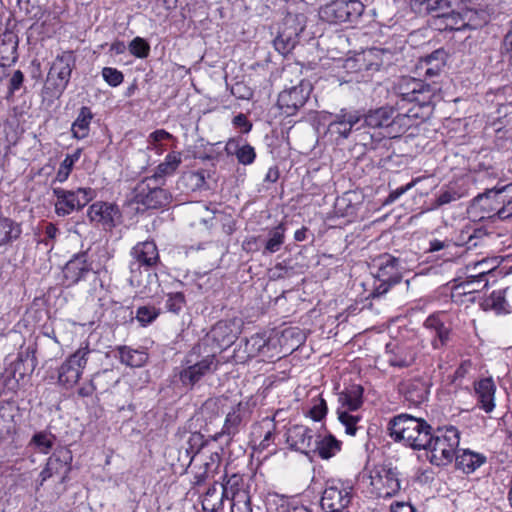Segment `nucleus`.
Returning a JSON list of instances; mask_svg holds the SVG:
<instances>
[{"mask_svg": "<svg viewBox=\"0 0 512 512\" xmlns=\"http://www.w3.org/2000/svg\"><path fill=\"white\" fill-rule=\"evenodd\" d=\"M396 91L400 98L397 102L399 108H403L404 103H414V106L405 113L397 114L391 106L371 109L363 114L364 126L373 129H386V134L389 137H397L405 133L414 125V120L425 118V115L419 110L433 105L434 98L441 91V85L437 82L426 83L424 80L405 76L397 83Z\"/></svg>", "mask_w": 512, "mask_h": 512, "instance_id": "obj_1", "label": "nucleus"}, {"mask_svg": "<svg viewBox=\"0 0 512 512\" xmlns=\"http://www.w3.org/2000/svg\"><path fill=\"white\" fill-rule=\"evenodd\" d=\"M390 436L415 450L426 448L431 439L432 427L422 418L400 414L389 422Z\"/></svg>", "mask_w": 512, "mask_h": 512, "instance_id": "obj_2", "label": "nucleus"}, {"mask_svg": "<svg viewBox=\"0 0 512 512\" xmlns=\"http://www.w3.org/2000/svg\"><path fill=\"white\" fill-rule=\"evenodd\" d=\"M203 344L195 345L182 361L178 373L179 380L185 387L195 386L202 378L217 371L219 361L214 353H204Z\"/></svg>", "mask_w": 512, "mask_h": 512, "instance_id": "obj_3", "label": "nucleus"}, {"mask_svg": "<svg viewBox=\"0 0 512 512\" xmlns=\"http://www.w3.org/2000/svg\"><path fill=\"white\" fill-rule=\"evenodd\" d=\"M424 450L429 452L430 462L441 466L450 463L456 455L460 443V433L450 426L431 432V439Z\"/></svg>", "mask_w": 512, "mask_h": 512, "instance_id": "obj_4", "label": "nucleus"}, {"mask_svg": "<svg viewBox=\"0 0 512 512\" xmlns=\"http://www.w3.org/2000/svg\"><path fill=\"white\" fill-rule=\"evenodd\" d=\"M73 66L74 58L71 52H65L56 57L42 90L44 100L52 102L62 95L69 83Z\"/></svg>", "mask_w": 512, "mask_h": 512, "instance_id": "obj_5", "label": "nucleus"}, {"mask_svg": "<svg viewBox=\"0 0 512 512\" xmlns=\"http://www.w3.org/2000/svg\"><path fill=\"white\" fill-rule=\"evenodd\" d=\"M371 269L376 279L372 297H380L388 292L391 286L402 279L400 260L391 254L384 253L373 259Z\"/></svg>", "mask_w": 512, "mask_h": 512, "instance_id": "obj_6", "label": "nucleus"}, {"mask_svg": "<svg viewBox=\"0 0 512 512\" xmlns=\"http://www.w3.org/2000/svg\"><path fill=\"white\" fill-rule=\"evenodd\" d=\"M512 184L501 188L487 190L474 198V202L487 212H494L495 215L505 220L512 217Z\"/></svg>", "mask_w": 512, "mask_h": 512, "instance_id": "obj_7", "label": "nucleus"}, {"mask_svg": "<svg viewBox=\"0 0 512 512\" xmlns=\"http://www.w3.org/2000/svg\"><path fill=\"white\" fill-rule=\"evenodd\" d=\"M353 498V486L339 479L328 480L322 492L320 505L325 512L346 510Z\"/></svg>", "mask_w": 512, "mask_h": 512, "instance_id": "obj_8", "label": "nucleus"}, {"mask_svg": "<svg viewBox=\"0 0 512 512\" xmlns=\"http://www.w3.org/2000/svg\"><path fill=\"white\" fill-rule=\"evenodd\" d=\"M53 194L56 197L55 213L60 217L81 210L95 197V191L92 188H78L77 190L54 188Z\"/></svg>", "mask_w": 512, "mask_h": 512, "instance_id": "obj_9", "label": "nucleus"}, {"mask_svg": "<svg viewBox=\"0 0 512 512\" xmlns=\"http://www.w3.org/2000/svg\"><path fill=\"white\" fill-rule=\"evenodd\" d=\"M92 350L89 344L81 345L58 368V383L64 388L74 387L80 380Z\"/></svg>", "mask_w": 512, "mask_h": 512, "instance_id": "obj_10", "label": "nucleus"}, {"mask_svg": "<svg viewBox=\"0 0 512 512\" xmlns=\"http://www.w3.org/2000/svg\"><path fill=\"white\" fill-rule=\"evenodd\" d=\"M364 12V5L359 0H334L319 11L322 20L328 23L354 22Z\"/></svg>", "mask_w": 512, "mask_h": 512, "instance_id": "obj_11", "label": "nucleus"}, {"mask_svg": "<svg viewBox=\"0 0 512 512\" xmlns=\"http://www.w3.org/2000/svg\"><path fill=\"white\" fill-rule=\"evenodd\" d=\"M371 493L378 498H391L401 488L398 472L387 465H377L370 470Z\"/></svg>", "mask_w": 512, "mask_h": 512, "instance_id": "obj_12", "label": "nucleus"}, {"mask_svg": "<svg viewBox=\"0 0 512 512\" xmlns=\"http://www.w3.org/2000/svg\"><path fill=\"white\" fill-rule=\"evenodd\" d=\"M130 255L133 259L129 264L131 272L130 283L132 285H134V282L139 283L138 276L141 274L140 268L142 266L145 268H152L160 261L157 245L152 240L137 243L132 247Z\"/></svg>", "mask_w": 512, "mask_h": 512, "instance_id": "obj_13", "label": "nucleus"}, {"mask_svg": "<svg viewBox=\"0 0 512 512\" xmlns=\"http://www.w3.org/2000/svg\"><path fill=\"white\" fill-rule=\"evenodd\" d=\"M151 177L140 181L134 189V200L148 209H158L166 206L170 200L169 192L158 186Z\"/></svg>", "mask_w": 512, "mask_h": 512, "instance_id": "obj_14", "label": "nucleus"}, {"mask_svg": "<svg viewBox=\"0 0 512 512\" xmlns=\"http://www.w3.org/2000/svg\"><path fill=\"white\" fill-rule=\"evenodd\" d=\"M305 16L303 14L288 13L284 18L283 29L274 40L276 50L284 54L293 48L297 37L305 28Z\"/></svg>", "mask_w": 512, "mask_h": 512, "instance_id": "obj_15", "label": "nucleus"}, {"mask_svg": "<svg viewBox=\"0 0 512 512\" xmlns=\"http://www.w3.org/2000/svg\"><path fill=\"white\" fill-rule=\"evenodd\" d=\"M312 87L309 82L301 81L298 85L285 89L278 96V107L286 116H292L305 105Z\"/></svg>", "mask_w": 512, "mask_h": 512, "instance_id": "obj_16", "label": "nucleus"}, {"mask_svg": "<svg viewBox=\"0 0 512 512\" xmlns=\"http://www.w3.org/2000/svg\"><path fill=\"white\" fill-rule=\"evenodd\" d=\"M362 118L363 114L358 110L341 109L329 123L328 131L331 135H336V139H347Z\"/></svg>", "mask_w": 512, "mask_h": 512, "instance_id": "obj_17", "label": "nucleus"}, {"mask_svg": "<svg viewBox=\"0 0 512 512\" xmlns=\"http://www.w3.org/2000/svg\"><path fill=\"white\" fill-rule=\"evenodd\" d=\"M71 459V453L67 449L59 450L50 456L45 468L40 473V485L53 476H58L60 482H63L70 471Z\"/></svg>", "mask_w": 512, "mask_h": 512, "instance_id": "obj_18", "label": "nucleus"}, {"mask_svg": "<svg viewBox=\"0 0 512 512\" xmlns=\"http://www.w3.org/2000/svg\"><path fill=\"white\" fill-rule=\"evenodd\" d=\"M314 432L304 425H293L286 432V442L295 451L308 454L314 447Z\"/></svg>", "mask_w": 512, "mask_h": 512, "instance_id": "obj_19", "label": "nucleus"}, {"mask_svg": "<svg viewBox=\"0 0 512 512\" xmlns=\"http://www.w3.org/2000/svg\"><path fill=\"white\" fill-rule=\"evenodd\" d=\"M246 410L247 404L243 402H238L233 406L226 415L222 430L213 436V440L217 441L225 436L227 437L226 443L229 444L233 437L239 433Z\"/></svg>", "mask_w": 512, "mask_h": 512, "instance_id": "obj_20", "label": "nucleus"}, {"mask_svg": "<svg viewBox=\"0 0 512 512\" xmlns=\"http://www.w3.org/2000/svg\"><path fill=\"white\" fill-rule=\"evenodd\" d=\"M92 222L99 223L106 228H112L116 224V220L120 218V212L115 204L107 202L93 203L87 212Z\"/></svg>", "mask_w": 512, "mask_h": 512, "instance_id": "obj_21", "label": "nucleus"}, {"mask_svg": "<svg viewBox=\"0 0 512 512\" xmlns=\"http://www.w3.org/2000/svg\"><path fill=\"white\" fill-rule=\"evenodd\" d=\"M443 314H432L427 317L424 327L432 336L431 345L434 349H441L450 340L451 329L442 320Z\"/></svg>", "mask_w": 512, "mask_h": 512, "instance_id": "obj_22", "label": "nucleus"}, {"mask_svg": "<svg viewBox=\"0 0 512 512\" xmlns=\"http://www.w3.org/2000/svg\"><path fill=\"white\" fill-rule=\"evenodd\" d=\"M453 7L441 20H434V25L439 30L460 31L469 27L472 11Z\"/></svg>", "mask_w": 512, "mask_h": 512, "instance_id": "obj_23", "label": "nucleus"}, {"mask_svg": "<svg viewBox=\"0 0 512 512\" xmlns=\"http://www.w3.org/2000/svg\"><path fill=\"white\" fill-rule=\"evenodd\" d=\"M91 269V264L87 260V254L81 253L75 255L66 263L63 273L68 285H74L85 279Z\"/></svg>", "mask_w": 512, "mask_h": 512, "instance_id": "obj_24", "label": "nucleus"}, {"mask_svg": "<svg viewBox=\"0 0 512 512\" xmlns=\"http://www.w3.org/2000/svg\"><path fill=\"white\" fill-rule=\"evenodd\" d=\"M475 394L478 404L486 413H490L495 408L496 385L492 378H483L474 384Z\"/></svg>", "mask_w": 512, "mask_h": 512, "instance_id": "obj_25", "label": "nucleus"}, {"mask_svg": "<svg viewBox=\"0 0 512 512\" xmlns=\"http://www.w3.org/2000/svg\"><path fill=\"white\" fill-rule=\"evenodd\" d=\"M487 457L479 452L470 449L458 450L455 455V466L465 474L475 472L479 467L484 465Z\"/></svg>", "mask_w": 512, "mask_h": 512, "instance_id": "obj_26", "label": "nucleus"}, {"mask_svg": "<svg viewBox=\"0 0 512 512\" xmlns=\"http://www.w3.org/2000/svg\"><path fill=\"white\" fill-rule=\"evenodd\" d=\"M429 387L427 381L416 378L403 383L400 390L408 402L413 405H420L427 400Z\"/></svg>", "mask_w": 512, "mask_h": 512, "instance_id": "obj_27", "label": "nucleus"}, {"mask_svg": "<svg viewBox=\"0 0 512 512\" xmlns=\"http://www.w3.org/2000/svg\"><path fill=\"white\" fill-rule=\"evenodd\" d=\"M419 11L434 15V20H441L453 7L460 5V0H412Z\"/></svg>", "mask_w": 512, "mask_h": 512, "instance_id": "obj_28", "label": "nucleus"}, {"mask_svg": "<svg viewBox=\"0 0 512 512\" xmlns=\"http://www.w3.org/2000/svg\"><path fill=\"white\" fill-rule=\"evenodd\" d=\"M446 56L443 49H437L420 60V69L424 70L426 77H437L445 67Z\"/></svg>", "mask_w": 512, "mask_h": 512, "instance_id": "obj_29", "label": "nucleus"}, {"mask_svg": "<svg viewBox=\"0 0 512 512\" xmlns=\"http://www.w3.org/2000/svg\"><path fill=\"white\" fill-rule=\"evenodd\" d=\"M18 40L11 32L4 33L0 38V65L11 66L17 60Z\"/></svg>", "mask_w": 512, "mask_h": 512, "instance_id": "obj_30", "label": "nucleus"}, {"mask_svg": "<svg viewBox=\"0 0 512 512\" xmlns=\"http://www.w3.org/2000/svg\"><path fill=\"white\" fill-rule=\"evenodd\" d=\"M221 464V456L218 452L210 453L195 472V484L201 485L207 479L213 478L218 473Z\"/></svg>", "mask_w": 512, "mask_h": 512, "instance_id": "obj_31", "label": "nucleus"}, {"mask_svg": "<svg viewBox=\"0 0 512 512\" xmlns=\"http://www.w3.org/2000/svg\"><path fill=\"white\" fill-rule=\"evenodd\" d=\"M341 450V441L333 435L318 436L314 440L312 452H317L322 459H330Z\"/></svg>", "mask_w": 512, "mask_h": 512, "instance_id": "obj_32", "label": "nucleus"}, {"mask_svg": "<svg viewBox=\"0 0 512 512\" xmlns=\"http://www.w3.org/2000/svg\"><path fill=\"white\" fill-rule=\"evenodd\" d=\"M182 163V155L180 152H171L166 155L163 162H161L155 169L154 174L151 178L154 179V182H159L160 179H163L166 176L173 175L175 171L178 169L180 164Z\"/></svg>", "mask_w": 512, "mask_h": 512, "instance_id": "obj_33", "label": "nucleus"}, {"mask_svg": "<svg viewBox=\"0 0 512 512\" xmlns=\"http://www.w3.org/2000/svg\"><path fill=\"white\" fill-rule=\"evenodd\" d=\"M342 410L356 411L363 403V388L360 385H352L339 395Z\"/></svg>", "mask_w": 512, "mask_h": 512, "instance_id": "obj_34", "label": "nucleus"}, {"mask_svg": "<svg viewBox=\"0 0 512 512\" xmlns=\"http://www.w3.org/2000/svg\"><path fill=\"white\" fill-rule=\"evenodd\" d=\"M22 233L21 225L11 218L0 217V247L17 240Z\"/></svg>", "mask_w": 512, "mask_h": 512, "instance_id": "obj_35", "label": "nucleus"}, {"mask_svg": "<svg viewBox=\"0 0 512 512\" xmlns=\"http://www.w3.org/2000/svg\"><path fill=\"white\" fill-rule=\"evenodd\" d=\"M286 225L281 222L276 227L268 231V238L265 241L263 255L273 254L278 252L285 241Z\"/></svg>", "mask_w": 512, "mask_h": 512, "instance_id": "obj_36", "label": "nucleus"}, {"mask_svg": "<svg viewBox=\"0 0 512 512\" xmlns=\"http://www.w3.org/2000/svg\"><path fill=\"white\" fill-rule=\"evenodd\" d=\"M93 119L91 109L87 106L80 108L79 114L72 124L71 131L75 138L84 139L89 134L90 123Z\"/></svg>", "mask_w": 512, "mask_h": 512, "instance_id": "obj_37", "label": "nucleus"}, {"mask_svg": "<svg viewBox=\"0 0 512 512\" xmlns=\"http://www.w3.org/2000/svg\"><path fill=\"white\" fill-rule=\"evenodd\" d=\"M226 151L230 154H235L238 162L243 165L252 164L256 158L255 150L251 145L245 144L239 146L238 141L235 139L228 141Z\"/></svg>", "mask_w": 512, "mask_h": 512, "instance_id": "obj_38", "label": "nucleus"}, {"mask_svg": "<svg viewBox=\"0 0 512 512\" xmlns=\"http://www.w3.org/2000/svg\"><path fill=\"white\" fill-rule=\"evenodd\" d=\"M385 52L378 48H371L356 54V61L366 65V71L379 70L384 65Z\"/></svg>", "mask_w": 512, "mask_h": 512, "instance_id": "obj_39", "label": "nucleus"}, {"mask_svg": "<svg viewBox=\"0 0 512 512\" xmlns=\"http://www.w3.org/2000/svg\"><path fill=\"white\" fill-rule=\"evenodd\" d=\"M117 350L120 362L126 366L141 367L148 359V355L144 351L131 349L127 346H120Z\"/></svg>", "mask_w": 512, "mask_h": 512, "instance_id": "obj_40", "label": "nucleus"}, {"mask_svg": "<svg viewBox=\"0 0 512 512\" xmlns=\"http://www.w3.org/2000/svg\"><path fill=\"white\" fill-rule=\"evenodd\" d=\"M242 483L243 480L241 476L233 474L225 483L220 485L222 488V497L231 498V500L241 498L240 494L247 493L240 488Z\"/></svg>", "mask_w": 512, "mask_h": 512, "instance_id": "obj_41", "label": "nucleus"}, {"mask_svg": "<svg viewBox=\"0 0 512 512\" xmlns=\"http://www.w3.org/2000/svg\"><path fill=\"white\" fill-rule=\"evenodd\" d=\"M267 343L268 342L265 338V335L254 334L245 340L244 352L249 358L256 357L263 352L264 348L267 346Z\"/></svg>", "mask_w": 512, "mask_h": 512, "instance_id": "obj_42", "label": "nucleus"}, {"mask_svg": "<svg viewBox=\"0 0 512 512\" xmlns=\"http://www.w3.org/2000/svg\"><path fill=\"white\" fill-rule=\"evenodd\" d=\"M81 152V149H77L74 153L65 156L57 171L56 181L63 183L68 179L74 164L81 156Z\"/></svg>", "mask_w": 512, "mask_h": 512, "instance_id": "obj_43", "label": "nucleus"}, {"mask_svg": "<svg viewBox=\"0 0 512 512\" xmlns=\"http://www.w3.org/2000/svg\"><path fill=\"white\" fill-rule=\"evenodd\" d=\"M506 289L493 291L491 295L485 299L484 307L493 309L497 313H507V301L505 299Z\"/></svg>", "mask_w": 512, "mask_h": 512, "instance_id": "obj_44", "label": "nucleus"}, {"mask_svg": "<svg viewBox=\"0 0 512 512\" xmlns=\"http://www.w3.org/2000/svg\"><path fill=\"white\" fill-rule=\"evenodd\" d=\"M461 194L458 193L454 188L447 187L442 189L436 199L432 202L431 206L427 208V211H433L439 209L444 205H448L452 202H455L461 198Z\"/></svg>", "mask_w": 512, "mask_h": 512, "instance_id": "obj_45", "label": "nucleus"}, {"mask_svg": "<svg viewBox=\"0 0 512 512\" xmlns=\"http://www.w3.org/2000/svg\"><path fill=\"white\" fill-rule=\"evenodd\" d=\"M468 272H472L470 274V278L477 279L480 282L485 281L484 288L488 286V281L485 279L486 275L492 272L493 267H488V260L483 259L481 261L469 263L466 266Z\"/></svg>", "mask_w": 512, "mask_h": 512, "instance_id": "obj_46", "label": "nucleus"}, {"mask_svg": "<svg viewBox=\"0 0 512 512\" xmlns=\"http://www.w3.org/2000/svg\"><path fill=\"white\" fill-rule=\"evenodd\" d=\"M485 236V232L482 229H472L466 227L460 233L458 245H466L468 249L476 247L478 240Z\"/></svg>", "mask_w": 512, "mask_h": 512, "instance_id": "obj_47", "label": "nucleus"}, {"mask_svg": "<svg viewBox=\"0 0 512 512\" xmlns=\"http://www.w3.org/2000/svg\"><path fill=\"white\" fill-rule=\"evenodd\" d=\"M55 437L48 432L42 431L33 435L31 444L34 445L40 453L48 454L53 447Z\"/></svg>", "mask_w": 512, "mask_h": 512, "instance_id": "obj_48", "label": "nucleus"}, {"mask_svg": "<svg viewBox=\"0 0 512 512\" xmlns=\"http://www.w3.org/2000/svg\"><path fill=\"white\" fill-rule=\"evenodd\" d=\"M340 423L345 427L346 434L354 436L358 430V422L360 421L359 415L350 414L349 411L339 408L337 411Z\"/></svg>", "mask_w": 512, "mask_h": 512, "instance_id": "obj_49", "label": "nucleus"}, {"mask_svg": "<svg viewBox=\"0 0 512 512\" xmlns=\"http://www.w3.org/2000/svg\"><path fill=\"white\" fill-rule=\"evenodd\" d=\"M476 282H480L477 279L470 278V275L467 277V280L464 282H461L460 284L456 285L452 292V297L456 298L459 296H470L469 301H473V294L477 291H479L476 287H474V284Z\"/></svg>", "mask_w": 512, "mask_h": 512, "instance_id": "obj_50", "label": "nucleus"}, {"mask_svg": "<svg viewBox=\"0 0 512 512\" xmlns=\"http://www.w3.org/2000/svg\"><path fill=\"white\" fill-rule=\"evenodd\" d=\"M60 235V230L53 224L47 223L44 226L42 232V238L39 240V243L44 244L45 246L53 249L57 237Z\"/></svg>", "mask_w": 512, "mask_h": 512, "instance_id": "obj_51", "label": "nucleus"}, {"mask_svg": "<svg viewBox=\"0 0 512 512\" xmlns=\"http://www.w3.org/2000/svg\"><path fill=\"white\" fill-rule=\"evenodd\" d=\"M216 484H217V482H215V484L213 486L209 487L208 490L206 491L204 497H203L202 505H203V509L204 510H210V511L213 512L222 503V500L224 498V497H222V495L220 497H216V501L215 502L211 501V498L218 494V489L216 487Z\"/></svg>", "mask_w": 512, "mask_h": 512, "instance_id": "obj_52", "label": "nucleus"}, {"mask_svg": "<svg viewBox=\"0 0 512 512\" xmlns=\"http://www.w3.org/2000/svg\"><path fill=\"white\" fill-rule=\"evenodd\" d=\"M101 74L105 82L111 87L119 86L124 80L123 73L113 67H104Z\"/></svg>", "mask_w": 512, "mask_h": 512, "instance_id": "obj_53", "label": "nucleus"}, {"mask_svg": "<svg viewBox=\"0 0 512 512\" xmlns=\"http://www.w3.org/2000/svg\"><path fill=\"white\" fill-rule=\"evenodd\" d=\"M227 330L228 326L225 323L219 322L211 330V337L216 341H220V337H222L220 346H228L232 343L233 336L225 334Z\"/></svg>", "mask_w": 512, "mask_h": 512, "instance_id": "obj_54", "label": "nucleus"}, {"mask_svg": "<svg viewBox=\"0 0 512 512\" xmlns=\"http://www.w3.org/2000/svg\"><path fill=\"white\" fill-rule=\"evenodd\" d=\"M130 53L138 58H145L150 52V46L143 38H134L129 45Z\"/></svg>", "mask_w": 512, "mask_h": 512, "instance_id": "obj_55", "label": "nucleus"}, {"mask_svg": "<svg viewBox=\"0 0 512 512\" xmlns=\"http://www.w3.org/2000/svg\"><path fill=\"white\" fill-rule=\"evenodd\" d=\"M185 304V297L181 292L169 293L165 307L169 312L179 313Z\"/></svg>", "mask_w": 512, "mask_h": 512, "instance_id": "obj_56", "label": "nucleus"}, {"mask_svg": "<svg viewBox=\"0 0 512 512\" xmlns=\"http://www.w3.org/2000/svg\"><path fill=\"white\" fill-rule=\"evenodd\" d=\"M328 408L326 401L318 397L313 399V405L309 410V415L314 421H321L327 414Z\"/></svg>", "mask_w": 512, "mask_h": 512, "instance_id": "obj_57", "label": "nucleus"}, {"mask_svg": "<svg viewBox=\"0 0 512 512\" xmlns=\"http://www.w3.org/2000/svg\"><path fill=\"white\" fill-rule=\"evenodd\" d=\"M387 361L393 367L404 368L410 366L413 363L414 357L412 354L403 353L400 351L397 354H389Z\"/></svg>", "mask_w": 512, "mask_h": 512, "instance_id": "obj_58", "label": "nucleus"}, {"mask_svg": "<svg viewBox=\"0 0 512 512\" xmlns=\"http://www.w3.org/2000/svg\"><path fill=\"white\" fill-rule=\"evenodd\" d=\"M158 316V312L155 307L141 306L137 309L136 318L143 325L149 324L154 321Z\"/></svg>", "mask_w": 512, "mask_h": 512, "instance_id": "obj_59", "label": "nucleus"}, {"mask_svg": "<svg viewBox=\"0 0 512 512\" xmlns=\"http://www.w3.org/2000/svg\"><path fill=\"white\" fill-rule=\"evenodd\" d=\"M171 138L172 135L169 132L164 129H158L149 135L148 142L151 149L155 150L156 153H161V147L158 143Z\"/></svg>", "mask_w": 512, "mask_h": 512, "instance_id": "obj_60", "label": "nucleus"}, {"mask_svg": "<svg viewBox=\"0 0 512 512\" xmlns=\"http://www.w3.org/2000/svg\"><path fill=\"white\" fill-rule=\"evenodd\" d=\"M240 496L241 498L232 500L231 512H252L248 494L242 493Z\"/></svg>", "mask_w": 512, "mask_h": 512, "instance_id": "obj_61", "label": "nucleus"}, {"mask_svg": "<svg viewBox=\"0 0 512 512\" xmlns=\"http://www.w3.org/2000/svg\"><path fill=\"white\" fill-rule=\"evenodd\" d=\"M420 181H421V177L414 178L408 184L391 191L388 198L386 199V203H392V202L396 201L400 196H402L404 193H406L407 191L412 189Z\"/></svg>", "mask_w": 512, "mask_h": 512, "instance_id": "obj_62", "label": "nucleus"}, {"mask_svg": "<svg viewBox=\"0 0 512 512\" xmlns=\"http://www.w3.org/2000/svg\"><path fill=\"white\" fill-rule=\"evenodd\" d=\"M24 80V75L20 70H16L9 83V91L13 94L15 91L19 90Z\"/></svg>", "mask_w": 512, "mask_h": 512, "instance_id": "obj_63", "label": "nucleus"}, {"mask_svg": "<svg viewBox=\"0 0 512 512\" xmlns=\"http://www.w3.org/2000/svg\"><path fill=\"white\" fill-rule=\"evenodd\" d=\"M276 512H311L306 506L298 504H281Z\"/></svg>", "mask_w": 512, "mask_h": 512, "instance_id": "obj_64", "label": "nucleus"}]
</instances>
